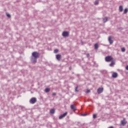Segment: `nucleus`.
<instances>
[{"label":"nucleus","mask_w":128,"mask_h":128,"mask_svg":"<svg viewBox=\"0 0 128 128\" xmlns=\"http://www.w3.org/2000/svg\"><path fill=\"white\" fill-rule=\"evenodd\" d=\"M126 68L127 70H128V65L126 66Z\"/></svg>","instance_id":"obj_27"},{"label":"nucleus","mask_w":128,"mask_h":128,"mask_svg":"<svg viewBox=\"0 0 128 128\" xmlns=\"http://www.w3.org/2000/svg\"><path fill=\"white\" fill-rule=\"evenodd\" d=\"M6 16L8 18H10V14H6Z\"/></svg>","instance_id":"obj_24"},{"label":"nucleus","mask_w":128,"mask_h":128,"mask_svg":"<svg viewBox=\"0 0 128 128\" xmlns=\"http://www.w3.org/2000/svg\"><path fill=\"white\" fill-rule=\"evenodd\" d=\"M98 94H102L104 92V88H98L97 90Z\"/></svg>","instance_id":"obj_7"},{"label":"nucleus","mask_w":128,"mask_h":128,"mask_svg":"<svg viewBox=\"0 0 128 128\" xmlns=\"http://www.w3.org/2000/svg\"><path fill=\"white\" fill-rule=\"evenodd\" d=\"M108 128H114V126H111L109 127Z\"/></svg>","instance_id":"obj_28"},{"label":"nucleus","mask_w":128,"mask_h":128,"mask_svg":"<svg viewBox=\"0 0 128 128\" xmlns=\"http://www.w3.org/2000/svg\"><path fill=\"white\" fill-rule=\"evenodd\" d=\"M121 50L122 52H126V48H121Z\"/></svg>","instance_id":"obj_19"},{"label":"nucleus","mask_w":128,"mask_h":128,"mask_svg":"<svg viewBox=\"0 0 128 128\" xmlns=\"http://www.w3.org/2000/svg\"><path fill=\"white\" fill-rule=\"evenodd\" d=\"M122 10H124V7H122V6H119V12H122Z\"/></svg>","instance_id":"obj_12"},{"label":"nucleus","mask_w":128,"mask_h":128,"mask_svg":"<svg viewBox=\"0 0 128 128\" xmlns=\"http://www.w3.org/2000/svg\"><path fill=\"white\" fill-rule=\"evenodd\" d=\"M116 62H114V61L112 60V61H111V63L110 64V66H114Z\"/></svg>","instance_id":"obj_13"},{"label":"nucleus","mask_w":128,"mask_h":128,"mask_svg":"<svg viewBox=\"0 0 128 128\" xmlns=\"http://www.w3.org/2000/svg\"><path fill=\"white\" fill-rule=\"evenodd\" d=\"M56 93H55V92L52 93V96H56Z\"/></svg>","instance_id":"obj_26"},{"label":"nucleus","mask_w":128,"mask_h":128,"mask_svg":"<svg viewBox=\"0 0 128 128\" xmlns=\"http://www.w3.org/2000/svg\"><path fill=\"white\" fill-rule=\"evenodd\" d=\"M86 94H88V92H90V90H88L86 92Z\"/></svg>","instance_id":"obj_22"},{"label":"nucleus","mask_w":128,"mask_h":128,"mask_svg":"<svg viewBox=\"0 0 128 128\" xmlns=\"http://www.w3.org/2000/svg\"><path fill=\"white\" fill-rule=\"evenodd\" d=\"M30 104H36V98H32L30 100Z\"/></svg>","instance_id":"obj_3"},{"label":"nucleus","mask_w":128,"mask_h":128,"mask_svg":"<svg viewBox=\"0 0 128 128\" xmlns=\"http://www.w3.org/2000/svg\"><path fill=\"white\" fill-rule=\"evenodd\" d=\"M126 124H128V122L126 120V118H124V119L121 120V126H124Z\"/></svg>","instance_id":"obj_5"},{"label":"nucleus","mask_w":128,"mask_h":128,"mask_svg":"<svg viewBox=\"0 0 128 128\" xmlns=\"http://www.w3.org/2000/svg\"><path fill=\"white\" fill-rule=\"evenodd\" d=\"M50 90L48 88H46L45 89L44 92H50Z\"/></svg>","instance_id":"obj_17"},{"label":"nucleus","mask_w":128,"mask_h":128,"mask_svg":"<svg viewBox=\"0 0 128 128\" xmlns=\"http://www.w3.org/2000/svg\"><path fill=\"white\" fill-rule=\"evenodd\" d=\"M108 17H105V18L103 19V22H108Z\"/></svg>","instance_id":"obj_15"},{"label":"nucleus","mask_w":128,"mask_h":128,"mask_svg":"<svg viewBox=\"0 0 128 128\" xmlns=\"http://www.w3.org/2000/svg\"><path fill=\"white\" fill-rule=\"evenodd\" d=\"M78 86L76 88V89H75L76 92H78Z\"/></svg>","instance_id":"obj_25"},{"label":"nucleus","mask_w":128,"mask_h":128,"mask_svg":"<svg viewBox=\"0 0 128 128\" xmlns=\"http://www.w3.org/2000/svg\"><path fill=\"white\" fill-rule=\"evenodd\" d=\"M54 54H56V53L58 52V49L54 50Z\"/></svg>","instance_id":"obj_21"},{"label":"nucleus","mask_w":128,"mask_h":128,"mask_svg":"<svg viewBox=\"0 0 128 128\" xmlns=\"http://www.w3.org/2000/svg\"><path fill=\"white\" fill-rule=\"evenodd\" d=\"M108 40L110 44H112L114 43V40H112V36H110L108 37Z\"/></svg>","instance_id":"obj_8"},{"label":"nucleus","mask_w":128,"mask_h":128,"mask_svg":"<svg viewBox=\"0 0 128 128\" xmlns=\"http://www.w3.org/2000/svg\"><path fill=\"white\" fill-rule=\"evenodd\" d=\"M62 36H64V38H68L70 36V32L64 31L62 34Z\"/></svg>","instance_id":"obj_4"},{"label":"nucleus","mask_w":128,"mask_h":128,"mask_svg":"<svg viewBox=\"0 0 128 128\" xmlns=\"http://www.w3.org/2000/svg\"><path fill=\"white\" fill-rule=\"evenodd\" d=\"M93 118H96V114H93Z\"/></svg>","instance_id":"obj_23"},{"label":"nucleus","mask_w":128,"mask_h":128,"mask_svg":"<svg viewBox=\"0 0 128 128\" xmlns=\"http://www.w3.org/2000/svg\"><path fill=\"white\" fill-rule=\"evenodd\" d=\"M67 114H68V112H66L64 113L63 114H62L59 116L60 120H62V118H64V116H66Z\"/></svg>","instance_id":"obj_6"},{"label":"nucleus","mask_w":128,"mask_h":128,"mask_svg":"<svg viewBox=\"0 0 128 128\" xmlns=\"http://www.w3.org/2000/svg\"><path fill=\"white\" fill-rule=\"evenodd\" d=\"M112 77L114 78H118V73L114 72L112 74Z\"/></svg>","instance_id":"obj_10"},{"label":"nucleus","mask_w":128,"mask_h":128,"mask_svg":"<svg viewBox=\"0 0 128 128\" xmlns=\"http://www.w3.org/2000/svg\"><path fill=\"white\" fill-rule=\"evenodd\" d=\"M82 116H86V114H82Z\"/></svg>","instance_id":"obj_29"},{"label":"nucleus","mask_w":128,"mask_h":128,"mask_svg":"<svg viewBox=\"0 0 128 128\" xmlns=\"http://www.w3.org/2000/svg\"><path fill=\"white\" fill-rule=\"evenodd\" d=\"M128 12V8H126L124 10V14H126Z\"/></svg>","instance_id":"obj_18"},{"label":"nucleus","mask_w":128,"mask_h":128,"mask_svg":"<svg viewBox=\"0 0 128 128\" xmlns=\"http://www.w3.org/2000/svg\"><path fill=\"white\" fill-rule=\"evenodd\" d=\"M94 48L95 50H98V44H94Z\"/></svg>","instance_id":"obj_16"},{"label":"nucleus","mask_w":128,"mask_h":128,"mask_svg":"<svg viewBox=\"0 0 128 128\" xmlns=\"http://www.w3.org/2000/svg\"><path fill=\"white\" fill-rule=\"evenodd\" d=\"M94 4H95V6H96V4H98V0H96L94 2Z\"/></svg>","instance_id":"obj_20"},{"label":"nucleus","mask_w":128,"mask_h":128,"mask_svg":"<svg viewBox=\"0 0 128 128\" xmlns=\"http://www.w3.org/2000/svg\"><path fill=\"white\" fill-rule=\"evenodd\" d=\"M56 112V110H54V108L51 109L50 110V114H54Z\"/></svg>","instance_id":"obj_14"},{"label":"nucleus","mask_w":128,"mask_h":128,"mask_svg":"<svg viewBox=\"0 0 128 128\" xmlns=\"http://www.w3.org/2000/svg\"><path fill=\"white\" fill-rule=\"evenodd\" d=\"M32 56L33 58H38L40 57V53H38V52H34L32 53Z\"/></svg>","instance_id":"obj_2"},{"label":"nucleus","mask_w":128,"mask_h":128,"mask_svg":"<svg viewBox=\"0 0 128 128\" xmlns=\"http://www.w3.org/2000/svg\"><path fill=\"white\" fill-rule=\"evenodd\" d=\"M56 58L58 60H60V58H62V55L60 54L56 55Z\"/></svg>","instance_id":"obj_9"},{"label":"nucleus","mask_w":128,"mask_h":128,"mask_svg":"<svg viewBox=\"0 0 128 128\" xmlns=\"http://www.w3.org/2000/svg\"><path fill=\"white\" fill-rule=\"evenodd\" d=\"M70 108L73 110H76V106L74 104H72L70 106Z\"/></svg>","instance_id":"obj_11"},{"label":"nucleus","mask_w":128,"mask_h":128,"mask_svg":"<svg viewBox=\"0 0 128 128\" xmlns=\"http://www.w3.org/2000/svg\"><path fill=\"white\" fill-rule=\"evenodd\" d=\"M105 60L107 62H112V60H114V58H112V56H106L105 58Z\"/></svg>","instance_id":"obj_1"}]
</instances>
